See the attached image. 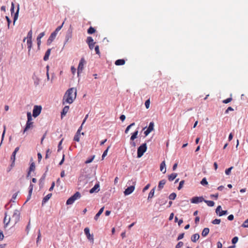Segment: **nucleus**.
<instances>
[{
    "label": "nucleus",
    "instance_id": "680f3d73",
    "mask_svg": "<svg viewBox=\"0 0 248 248\" xmlns=\"http://www.w3.org/2000/svg\"><path fill=\"white\" fill-rule=\"evenodd\" d=\"M234 218V217L232 215H230L228 217V219L229 220H232Z\"/></svg>",
    "mask_w": 248,
    "mask_h": 248
},
{
    "label": "nucleus",
    "instance_id": "0eeeda50",
    "mask_svg": "<svg viewBox=\"0 0 248 248\" xmlns=\"http://www.w3.org/2000/svg\"><path fill=\"white\" fill-rule=\"evenodd\" d=\"M86 63V61L84 58H82L80 60L79 63L78 64V75L79 73H81L84 69V64Z\"/></svg>",
    "mask_w": 248,
    "mask_h": 248
},
{
    "label": "nucleus",
    "instance_id": "6e6552de",
    "mask_svg": "<svg viewBox=\"0 0 248 248\" xmlns=\"http://www.w3.org/2000/svg\"><path fill=\"white\" fill-rule=\"evenodd\" d=\"M191 202L192 203H199L200 202H204V199L203 198V197H193L190 200Z\"/></svg>",
    "mask_w": 248,
    "mask_h": 248
},
{
    "label": "nucleus",
    "instance_id": "5701e85b",
    "mask_svg": "<svg viewBox=\"0 0 248 248\" xmlns=\"http://www.w3.org/2000/svg\"><path fill=\"white\" fill-rule=\"evenodd\" d=\"M200 238V235L198 233H195L192 235L191 240L193 242H196Z\"/></svg>",
    "mask_w": 248,
    "mask_h": 248
},
{
    "label": "nucleus",
    "instance_id": "6ab92c4d",
    "mask_svg": "<svg viewBox=\"0 0 248 248\" xmlns=\"http://www.w3.org/2000/svg\"><path fill=\"white\" fill-rule=\"evenodd\" d=\"M99 185L98 184H95L94 186L90 190V193H93L95 192L99 191Z\"/></svg>",
    "mask_w": 248,
    "mask_h": 248
},
{
    "label": "nucleus",
    "instance_id": "49530a36",
    "mask_svg": "<svg viewBox=\"0 0 248 248\" xmlns=\"http://www.w3.org/2000/svg\"><path fill=\"white\" fill-rule=\"evenodd\" d=\"M80 135H79L78 134H76L74 138V140L78 142L79 141Z\"/></svg>",
    "mask_w": 248,
    "mask_h": 248
},
{
    "label": "nucleus",
    "instance_id": "bf43d9fd",
    "mask_svg": "<svg viewBox=\"0 0 248 248\" xmlns=\"http://www.w3.org/2000/svg\"><path fill=\"white\" fill-rule=\"evenodd\" d=\"M71 70L72 74L74 75L76 72V69L74 66H72L71 68Z\"/></svg>",
    "mask_w": 248,
    "mask_h": 248
},
{
    "label": "nucleus",
    "instance_id": "a211bd4d",
    "mask_svg": "<svg viewBox=\"0 0 248 248\" xmlns=\"http://www.w3.org/2000/svg\"><path fill=\"white\" fill-rule=\"evenodd\" d=\"M160 169L161 171H162L163 173H166V164L165 161H162L160 164Z\"/></svg>",
    "mask_w": 248,
    "mask_h": 248
},
{
    "label": "nucleus",
    "instance_id": "c85d7f7f",
    "mask_svg": "<svg viewBox=\"0 0 248 248\" xmlns=\"http://www.w3.org/2000/svg\"><path fill=\"white\" fill-rule=\"evenodd\" d=\"M138 131L136 130L135 131L132 135L130 140L132 141H133L135 139H136L138 137Z\"/></svg>",
    "mask_w": 248,
    "mask_h": 248
},
{
    "label": "nucleus",
    "instance_id": "72a5a7b5",
    "mask_svg": "<svg viewBox=\"0 0 248 248\" xmlns=\"http://www.w3.org/2000/svg\"><path fill=\"white\" fill-rule=\"evenodd\" d=\"M176 197V194L174 192L171 193L169 196V199L171 200H174Z\"/></svg>",
    "mask_w": 248,
    "mask_h": 248
},
{
    "label": "nucleus",
    "instance_id": "412c9836",
    "mask_svg": "<svg viewBox=\"0 0 248 248\" xmlns=\"http://www.w3.org/2000/svg\"><path fill=\"white\" fill-rule=\"evenodd\" d=\"M52 194L49 193L46 196H45L42 201V205L44 204L45 203H46L49 199L51 197Z\"/></svg>",
    "mask_w": 248,
    "mask_h": 248
},
{
    "label": "nucleus",
    "instance_id": "c03bdc74",
    "mask_svg": "<svg viewBox=\"0 0 248 248\" xmlns=\"http://www.w3.org/2000/svg\"><path fill=\"white\" fill-rule=\"evenodd\" d=\"M51 152L50 151V149H48L46 151L45 158L46 159L48 158L49 156L51 154Z\"/></svg>",
    "mask_w": 248,
    "mask_h": 248
},
{
    "label": "nucleus",
    "instance_id": "603ef678",
    "mask_svg": "<svg viewBox=\"0 0 248 248\" xmlns=\"http://www.w3.org/2000/svg\"><path fill=\"white\" fill-rule=\"evenodd\" d=\"M238 240V238L237 236L234 237L232 240V244H235L237 242Z\"/></svg>",
    "mask_w": 248,
    "mask_h": 248
},
{
    "label": "nucleus",
    "instance_id": "f03ea898",
    "mask_svg": "<svg viewBox=\"0 0 248 248\" xmlns=\"http://www.w3.org/2000/svg\"><path fill=\"white\" fill-rule=\"evenodd\" d=\"M80 193L79 192H76L73 196L67 200L66 203L67 205H71L73 204L76 200L80 199Z\"/></svg>",
    "mask_w": 248,
    "mask_h": 248
},
{
    "label": "nucleus",
    "instance_id": "c756f323",
    "mask_svg": "<svg viewBox=\"0 0 248 248\" xmlns=\"http://www.w3.org/2000/svg\"><path fill=\"white\" fill-rule=\"evenodd\" d=\"M204 202L207 204L208 206L212 207L215 205V202L212 201H207L204 200Z\"/></svg>",
    "mask_w": 248,
    "mask_h": 248
},
{
    "label": "nucleus",
    "instance_id": "b1692460",
    "mask_svg": "<svg viewBox=\"0 0 248 248\" xmlns=\"http://www.w3.org/2000/svg\"><path fill=\"white\" fill-rule=\"evenodd\" d=\"M177 176V173H172L170 175H168V180L170 181H172L174 180L176 177Z\"/></svg>",
    "mask_w": 248,
    "mask_h": 248
},
{
    "label": "nucleus",
    "instance_id": "423d86ee",
    "mask_svg": "<svg viewBox=\"0 0 248 248\" xmlns=\"http://www.w3.org/2000/svg\"><path fill=\"white\" fill-rule=\"evenodd\" d=\"M42 107L41 106H34L33 109L32 115L34 117H37L41 113Z\"/></svg>",
    "mask_w": 248,
    "mask_h": 248
},
{
    "label": "nucleus",
    "instance_id": "2f4dec72",
    "mask_svg": "<svg viewBox=\"0 0 248 248\" xmlns=\"http://www.w3.org/2000/svg\"><path fill=\"white\" fill-rule=\"evenodd\" d=\"M155 188H153L149 193L148 199L153 198L154 195Z\"/></svg>",
    "mask_w": 248,
    "mask_h": 248
},
{
    "label": "nucleus",
    "instance_id": "6e6d98bb",
    "mask_svg": "<svg viewBox=\"0 0 248 248\" xmlns=\"http://www.w3.org/2000/svg\"><path fill=\"white\" fill-rule=\"evenodd\" d=\"M94 157V156H93L92 158H90V159H87V160L85 161V163H86V164H88V163H90L92 162L93 161V160Z\"/></svg>",
    "mask_w": 248,
    "mask_h": 248
},
{
    "label": "nucleus",
    "instance_id": "4468645a",
    "mask_svg": "<svg viewBox=\"0 0 248 248\" xmlns=\"http://www.w3.org/2000/svg\"><path fill=\"white\" fill-rule=\"evenodd\" d=\"M56 36V33L55 32H52L50 34V36L49 37L47 41V44L48 45H49L51 44V43L53 42V41L55 39Z\"/></svg>",
    "mask_w": 248,
    "mask_h": 248
},
{
    "label": "nucleus",
    "instance_id": "774afa93",
    "mask_svg": "<svg viewBox=\"0 0 248 248\" xmlns=\"http://www.w3.org/2000/svg\"><path fill=\"white\" fill-rule=\"evenodd\" d=\"M120 120H121L122 122H123V121L125 120V115H121V116H120Z\"/></svg>",
    "mask_w": 248,
    "mask_h": 248
},
{
    "label": "nucleus",
    "instance_id": "c9c22d12",
    "mask_svg": "<svg viewBox=\"0 0 248 248\" xmlns=\"http://www.w3.org/2000/svg\"><path fill=\"white\" fill-rule=\"evenodd\" d=\"M16 154H15V153L13 152L12 154V155H11V160H12V165L14 164L15 161L16 159Z\"/></svg>",
    "mask_w": 248,
    "mask_h": 248
},
{
    "label": "nucleus",
    "instance_id": "37998d69",
    "mask_svg": "<svg viewBox=\"0 0 248 248\" xmlns=\"http://www.w3.org/2000/svg\"><path fill=\"white\" fill-rule=\"evenodd\" d=\"M221 220L220 219H215L212 221L213 224H219L220 223Z\"/></svg>",
    "mask_w": 248,
    "mask_h": 248
},
{
    "label": "nucleus",
    "instance_id": "a878e982",
    "mask_svg": "<svg viewBox=\"0 0 248 248\" xmlns=\"http://www.w3.org/2000/svg\"><path fill=\"white\" fill-rule=\"evenodd\" d=\"M69 109V107L68 106H65L62 109V111L61 113V116L62 117L63 116H65L66 114L67 113Z\"/></svg>",
    "mask_w": 248,
    "mask_h": 248
},
{
    "label": "nucleus",
    "instance_id": "de8ad7c7",
    "mask_svg": "<svg viewBox=\"0 0 248 248\" xmlns=\"http://www.w3.org/2000/svg\"><path fill=\"white\" fill-rule=\"evenodd\" d=\"M233 167H231L225 170V173L226 175H230L231 170L232 169Z\"/></svg>",
    "mask_w": 248,
    "mask_h": 248
},
{
    "label": "nucleus",
    "instance_id": "393cba45",
    "mask_svg": "<svg viewBox=\"0 0 248 248\" xmlns=\"http://www.w3.org/2000/svg\"><path fill=\"white\" fill-rule=\"evenodd\" d=\"M27 39V46H28V52L29 53L31 50V48L32 47V39Z\"/></svg>",
    "mask_w": 248,
    "mask_h": 248
},
{
    "label": "nucleus",
    "instance_id": "8fccbe9b",
    "mask_svg": "<svg viewBox=\"0 0 248 248\" xmlns=\"http://www.w3.org/2000/svg\"><path fill=\"white\" fill-rule=\"evenodd\" d=\"M242 226L244 228L248 227V218L244 221V222L242 225Z\"/></svg>",
    "mask_w": 248,
    "mask_h": 248
},
{
    "label": "nucleus",
    "instance_id": "ddd939ff",
    "mask_svg": "<svg viewBox=\"0 0 248 248\" xmlns=\"http://www.w3.org/2000/svg\"><path fill=\"white\" fill-rule=\"evenodd\" d=\"M135 189V186H131L126 188L124 191V194L125 195H128L132 193Z\"/></svg>",
    "mask_w": 248,
    "mask_h": 248
},
{
    "label": "nucleus",
    "instance_id": "bb28decb",
    "mask_svg": "<svg viewBox=\"0 0 248 248\" xmlns=\"http://www.w3.org/2000/svg\"><path fill=\"white\" fill-rule=\"evenodd\" d=\"M104 207H102L100 210L99 211H98V212L96 214V215L94 217V219L95 220H97L99 217L100 216V215L103 213V211H104Z\"/></svg>",
    "mask_w": 248,
    "mask_h": 248
},
{
    "label": "nucleus",
    "instance_id": "052dcab7",
    "mask_svg": "<svg viewBox=\"0 0 248 248\" xmlns=\"http://www.w3.org/2000/svg\"><path fill=\"white\" fill-rule=\"evenodd\" d=\"M210 197H214L216 200H217V198H218V193H217L216 194H212L210 195Z\"/></svg>",
    "mask_w": 248,
    "mask_h": 248
},
{
    "label": "nucleus",
    "instance_id": "79ce46f5",
    "mask_svg": "<svg viewBox=\"0 0 248 248\" xmlns=\"http://www.w3.org/2000/svg\"><path fill=\"white\" fill-rule=\"evenodd\" d=\"M109 148H110V146H108L107 148V149L104 152V153H103V154L102 155V159H103L104 158V157L107 155L108 152V150Z\"/></svg>",
    "mask_w": 248,
    "mask_h": 248
},
{
    "label": "nucleus",
    "instance_id": "f704fd0d",
    "mask_svg": "<svg viewBox=\"0 0 248 248\" xmlns=\"http://www.w3.org/2000/svg\"><path fill=\"white\" fill-rule=\"evenodd\" d=\"M18 11H19V8H18L16 13L15 14V16H14V21H13L14 25H15V22L18 18Z\"/></svg>",
    "mask_w": 248,
    "mask_h": 248
},
{
    "label": "nucleus",
    "instance_id": "1a4fd4ad",
    "mask_svg": "<svg viewBox=\"0 0 248 248\" xmlns=\"http://www.w3.org/2000/svg\"><path fill=\"white\" fill-rule=\"evenodd\" d=\"M86 42L89 46V47L91 50L93 49L95 42L93 41V39L91 36H88L87 38Z\"/></svg>",
    "mask_w": 248,
    "mask_h": 248
},
{
    "label": "nucleus",
    "instance_id": "aec40b11",
    "mask_svg": "<svg viewBox=\"0 0 248 248\" xmlns=\"http://www.w3.org/2000/svg\"><path fill=\"white\" fill-rule=\"evenodd\" d=\"M125 63V61L124 59H119L115 62V64L117 66L124 65Z\"/></svg>",
    "mask_w": 248,
    "mask_h": 248
},
{
    "label": "nucleus",
    "instance_id": "ea45409f",
    "mask_svg": "<svg viewBox=\"0 0 248 248\" xmlns=\"http://www.w3.org/2000/svg\"><path fill=\"white\" fill-rule=\"evenodd\" d=\"M135 124L134 123H133L132 124H131L130 125H129L128 126H127V127L126 128V129L125 130V133H127L128 131L129 130L130 128L133 125H134Z\"/></svg>",
    "mask_w": 248,
    "mask_h": 248
},
{
    "label": "nucleus",
    "instance_id": "3c124183",
    "mask_svg": "<svg viewBox=\"0 0 248 248\" xmlns=\"http://www.w3.org/2000/svg\"><path fill=\"white\" fill-rule=\"evenodd\" d=\"M232 100V98L231 97L228 98L226 99L223 100L222 101V102L224 104H227L229 102H230Z\"/></svg>",
    "mask_w": 248,
    "mask_h": 248
},
{
    "label": "nucleus",
    "instance_id": "13d9d810",
    "mask_svg": "<svg viewBox=\"0 0 248 248\" xmlns=\"http://www.w3.org/2000/svg\"><path fill=\"white\" fill-rule=\"evenodd\" d=\"M233 109L231 107H229L225 111V113H228L229 111H233Z\"/></svg>",
    "mask_w": 248,
    "mask_h": 248
},
{
    "label": "nucleus",
    "instance_id": "9d476101",
    "mask_svg": "<svg viewBox=\"0 0 248 248\" xmlns=\"http://www.w3.org/2000/svg\"><path fill=\"white\" fill-rule=\"evenodd\" d=\"M221 209V206L220 205H218L216 210V213L219 216H222L223 215H226L227 214V211L222 210Z\"/></svg>",
    "mask_w": 248,
    "mask_h": 248
},
{
    "label": "nucleus",
    "instance_id": "20e7f679",
    "mask_svg": "<svg viewBox=\"0 0 248 248\" xmlns=\"http://www.w3.org/2000/svg\"><path fill=\"white\" fill-rule=\"evenodd\" d=\"M20 219V213L18 211L16 210L11 217V222L14 225L16 224Z\"/></svg>",
    "mask_w": 248,
    "mask_h": 248
},
{
    "label": "nucleus",
    "instance_id": "e433bc0d",
    "mask_svg": "<svg viewBox=\"0 0 248 248\" xmlns=\"http://www.w3.org/2000/svg\"><path fill=\"white\" fill-rule=\"evenodd\" d=\"M201 184L203 186L208 185V182L207 181L206 178H203L202 179V180L201 182Z\"/></svg>",
    "mask_w": 248,
    "mask_h": 248
},
{
    "label": "nucleus",
    "instance_id": "f257e3e1",
    "mask_svg": "<svg viewBox=\"0 0 248 248\" xmlns=\"http://www.w3.org/2000/svg\"><path fill=\"white\" fill-rule=\"evenodd\" d=\"M77 96V90L76 88H71L69 89L65 93L63 99L62 103L72 104Z\"/></svg>",
    "mask_w": 248,
    "mask_h": 248
},
{
    "label": "nucleus",
    "instance_id": "338daca9",
    "mask_svg": "<svg viewBox=\"0 0 248 248\" xmlns=\"http://www.w3.org/2000/svg\"><path fill=\"white\" fill-rule=\"evenodd\" d=\"M222 245L221 242H218L217 243V248H222Z\"/></svg>",
    "mask_w": 248,
    "mask_h": 248
},
{
    "label": "nucleus",
    "instance_id": "69168bd1",
    "mask_svg": "<svg viewBox=\"0 0 248 248\" xmlns=\"http://www.w3.org/2000/svg\"><path fill=\"white\" fill-rule=\"evenodd\" d=\"M54 186H55V182H53L52 183L51 187L49 188V191H52L53 189Z\"/></svg>",
    "mask_w": 248,
    "mask_h": 248
},
{
    "label": "nucleus",
    "instance_id": "7ed1b4c3",
    "mask_svg": "<svg viewBox=\"0 0 248 248\" xmlns=\"http://www.w3.org/2000/svg\"><path fill=\"white\" fill-rule=\"evenodd\" d=\"M27 122L26 123V126L24 129L23 133L28 130L30 128L33 126V123L31 122L32 117L31 112L27 113Z\"/></svg>",
    "mask_w": 248,
    "mask_h": 248
},
{
    "label": "nucleus",
    "instance_id": "39448f33",
    "mask_svg": "<svg viewBox=\"0 0 248 248\" xmlns=\"http://www.w3.org/2000/svg\"><path fill=\"white\" fill-rule=\"evenodd\" d=\"M147 145L146 143H143L140 145L138 149L137 156L140 158L141 157L143 154L146 151Z\"/></svg>",
    "mask_w": 248,
    "mask_h": 248
},
{
    "label": "nucleus",
    "instance_id": "7c9ffc66",
    "mask_svg": "<svg viewBox=\"0 0 248 248\" xmlns=\"http://www.w3.org/2000/svg\"><path fill=\"white\" fill-rule=\"evenodd\" d=\"M95 30L94 28L90 27L87 30V33L89 34H92L95 32Z\"/></svg>",
    "mask_w": 248,
    "mask_h": 248
},
{
    "label": "nucleus",
    "instance_id": "f8f14e48",
    "mask_svg": "<svg viewBox=\"0 0 248 248\" xmlns=\"http://www.w3.org/2000/svg\"><path fill=\"white\" fill-rule=\"evenodd\" d=\"M154 122H150L147 129L144 132V134L146 136H147L150 132H151L154 130Z\"/></svg>",
    "mask_w": 248,
    "mask_h": 248
},
{
    "label": "nucleus",
    "instance_id": "5fc2aeb1",
    "mask_svg": "<svg viewBox=\"0 0 248 248\" xmlns=\"http://www.w3.org/2000/svg\"><path fill=\"white\" fill-rule=\"evenodd\" d=\"M5 18H6V20H7V23H8V28L9 29V27H10V23H11V21L10 19L9 18V17H8V16H6Z\"/></svg>",
    "mask_w": 248,
    "mask_h": 248
},
{
    "label": "nucleus",
    "instance_id": "4be33fe9",
    "mask_svg": "<svg viewBox=\"0 0 248 248\" xmlns=\"http://www.w3.org/2000/svg\"><path fill=\"white\" fill-rule=\"evenodd\" d=\"M50 52H51V49L50 48H49L46 51V52L45 53V55L44 57V60L45 61H46L47 60H48V58H49V56L50 55Z\"/></svg>",
    "mask_w": 248,
    "mask_h": 248
},
{
    "label": "nucleus",
    "instance_id": "09e8293b",
    "mask_svg": "<svg viewBox=\"0 0 248 248\" xmlns=\"http://www.w3.org/2000/svg\"><path fill=\"white\" fill-rule=\"evenodd\" d=\"M184 245V243L183 242H179L176 245L175 248H181Z\"/></svg>",
    "mask_w": 248,
    "mask_h": 248
},
{
    "label": "nucleus",
    "instance_id": "4c0bfd02",
    "mask_svg": "<svg viewBox=\"0 0 248 248\" xmlns=\"http://www.w3.org/2000/svg\"><path fill=\"white\" fill-rule=\"evenodd\" d=\"M35 169V164L34 163H32L30 165V167L29 168V171H33V170H34Z\"/></svg>",
    "mask_w": 248,
    "mask_h": 248
},
{
    "label": "nucleus",
    "instance_id": "cd10ccee",
    "mask_svg": "<svg viewBox=\"0 0 248 248\" xmlns=\"http://www.w3.org/2000/svg\"><path fill=\"white\" fill-rule=\"evenodd\" d=\"M209 232V229L208 228H205L202 232V235L203 237L206 236Z\"/></svg>",
    "mask_w": 248,
    "mask_h": 248
},
{
    "label": "nucleus",
    "instance_id": "58836bf2",
    "mask_svg": "<svg viewBox=\"0 0 248 248\" xmlns=\"http://www.w3.org/2000/svg\"><path fill=\"white\" fill-rule=\"evenodd\" d=\"M94 50L95 51L96 53L99 56H100V52L99 51V46L97 45L94 47Z\"/></svg>",
    "mask_w": 248,
    "mask_h": 248
},
{
    "label": "nucleus",
    "instance_id": "a19ab883",
    "mask_svg": "<svg viewBox=\"0 0 248 248\" xmlns=\"http://www.w3.org/2000/svg\"><path fill=\"white\" fill-rule=\"evenodd\" d=\"M184 183H185L184 180H182L180 182L179 185L177 188L179 190H180L183 187Z\"/></svg>",
    "mask_w": 248,
    "mask_h": 248
},
{
    "label": "nucleus",
    "instance_id": "f3484780",
    "mask_svg": "<svg viewBox=\"0 0 248 248\" xmlns=\"http://www.w3.org/2000/svg\"><path fill=\"white\" fill-rule=\"evenodd\" d=\"M166 183V181L165 179H163L159 181L158 186V189L159 190H161L163 187L164 185H165Z\"/></svg>",
    "mask_w": 248,
    "mask_h": 248
},
{
    "label": "nucleus",
    "instance_id": "9b49d317",
    "mask_svg": "<svg viewBox=\"0 0 248 248\" xmlns=\"http://www.w3.org/2000/svg\"><path fill=\"white\" fill-rule=\"evenodd\" d=\"M84 233L87 236V238L90 241L93 242V235H91L90 233V229L89 228L86 227L84 229Z\"/></svg>",
    "mask_w": 248,
    "mask_h": 248
},
{
    "label": "nucleus",
    "instance_id": "0e129e2a",
    "mask_svg": "<svg viewBox=\"0 0 248 248\" xmlns=\"http://www.w3.org/2000/svg\"><path fill=\"white\" fill-rule=\"evenodd\" d=\"M37 156H38V161L40 162L41 161V159H42V157L41 153H38L37 154Z\"/></svg>",
    "mask_w": 248,
    "mask_h": 248
},
{
    "label": "nucleus",
    "instance_id": "a18cd8bd",
    "mask_svg": "<svg viewBox=\"0 0 248 248\" xmlns=\"http://www.w3.org/2000/svg\"><path fill=\"white\" fill-rule=\"evenodd\" d=\"M150 100L149 99H147L145 102V106L146 108L148 109L150 107Z\"/></svg>",
    "mask_w": 248,
    "mask_h": 248
},
{
    "label": "nucleus",
    "instance_id": "2eb2a0df",
    "mask_svg": "<svg viewBox=\"0 0 248 248\" xmlns=\"http://www.w3.org/2000/svg\"><path fill=\"white\" fill-rule=\"evenodd\" d=\"M11 222V217H8V215L7 213H5V217L3 220V223L4 224L5 227H7V225Z\"/></svg>",
    "mask_w": 248,
    "mask_h": 248
},
{
    "label": "nucleus",
    "instance_id": "473e14b6",
    "mask_svg": "<svg viewBox=\"0 0 248 248\" xmlns=\"http://www.w3.org/2000/svg\"><path fill=\"white\" fill-rule=\"evenodd\" d=\"M26 39H32V31L31 30L28 33V35H27V37L26 38H24V39H23V42H25V40Z\"/></svg>",
    "mask_w": 248,
    "mask_h": 248
},
{
    "label": "nucleus",
    "instance_id": "864d4df0",
    "mask_svg": "<svg viewBox=\"0 0 248 248\" xmlns=\"http://www.w3.org/2000/svg\"><path fill=\"white\" fill-rule=\"evenodd\" d=\"M32 190H33L29 189V195L28 196L26 202H27L28 201H29L31 199V194H32Z\"/></svg>",
    "mask_w": 248,
    "mask_h": 248
},
{
    "label": "nucleus",
    "instance_id": "4d7b16f0",
    "mask_svg": "<svg viewBox=\"0 0 248 248\" xmlns=\"http://www.w3.org/2000/svg\"><path fill=\"white\" fill-rule=\"evenodd\" d=\"M184 236V233L180 234L178 235V236L177 240H179L182 239V238H183Z\"/></svg>",
    "mask_w": 248,
    "mask_h": 248
},
{
    "label": "nucleus",
    "instance_id": "e2e57ef3",
    "mask_svg": "<svg viewBox=\"0 0 248 248\" xmlns=\"http://www.w3.org/2000/svg\"><path fill=\"white\" fill-rule=\"evenodd\" d=\"M150 187V184L147 185L143 189V192H145Z\"/></svg>",
    "mask_w": 248,
    "mask_h": 248
},
{
    "label": "nucleus",
    "instance_id": "dca6fc26",
    "mask_svg": "<svg viewBox=\"0 0 248 248\" xmlns=\"http://www.w3.org/2000/svg\"><path fill=\"white\" fill-rule=\"evenodd\" d=\"M45 35V32L40 33L37 38V45L39 47L41 43V38Z\"/></svg>",
    "mask_w": 248,
    "mask_h": 248
}]
</instances>
